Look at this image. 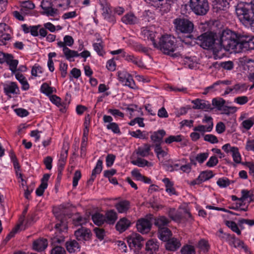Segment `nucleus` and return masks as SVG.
<instances>
[{"mask_svg": "<svg viewBox=\"0 0 254 254\" xmlns=\"http://www.w3.org/2000/svg\"><path fill=\"white\" fill-rule=\"evenodd\" d=\"M74 43L73 38L69 35H65L64 37V41H59L57 46L60 48L64 49L65 47H72Z\"/></svg>", "mask_w": 254, "mask_h": 254, "instance_id": "f704fd0d", "label": "nucleus"}, {"mask_svg": "<svg viewBox=\"0 0 254 254\" xmlns=\"http://www.w3.org/2000/svg\"><path fill=\"white\" fill-rule=\"evenodd\" d=\"M212 105L215 106L219 110L225 105L226 101L223 98H214L212 101Z\"/></svg>", "mask_w": 254, "mask_h": 254, "instance_id": "bf43d9fd", "label": "nucleus"}, {"mask_svg": "<svg viewBox=\"0 0 254 254\" xmlns=\"http://www.w3.org/2000/svg\"><path fill=\"white\" fill-rule=\"evenodd\" d=\"M57 231L59 233L66 232L67 229V222L65 216H57V221L55 226Z\"/></svg>", "mask_w": 254, "mask_h": 254, "instance_id": "2eb2a0df", "label": "nucleus"}, {"mask_svg": "<svg viewBox=\"0 0 254 254\" xmlns=\"http://www.w3.org/2000/svg\"><path fill=\"white\" fill-rule=\"evenodd\" d=\"M220 111H222V114L229 115L230 113L235 112L237 111V109L235 107H229L224 105Z\"/></svg>", "mask_w": 254, "mask_h": 254, "instance_id": "338daca9", "label": "nucleus"}, {"mask_svg": "<svg viewBox=\"0 0 254 254\" xmlns=\"http://www.w3.org/2000/svg\"><path fill=\"white\" fill-rule=\"evenodd\" d=\"M165 187L166 191L170 195H178V193L176 190L174 186V184L173 182L168 178H165L162 180Z\"/></svg>", "mask_w": 254, "mask_h": 254, "instance_id": "393cba45", "label": "nucleus"}, {"mask_svg": "<svg viewBox=\"0 0 254 254\" xmlns=\"http://www.w3.org/2000/svg\"><path fill=\"white\" fill-rule=\"evenodd\" d=\"M191 103L193 104L192 108L194 109H202L207 111L211 109V105L208 101L196 99L192 100Z\"/></svg>", "mask_w": 254, "mask_h": 254, "instance_id": "6ab92c4d", "label": "nucleus"}, {"mask_svg": "<svg viewBox=\"0 0 254 254\" xmlns=\"http://www.w3.org/2000/svg\"><path fill=\"white\" fill-rule=\"evenodd\" d=\"M54 88L51 87L48 83L45 82L40 87V91L46 95H50L54 92Z\"/></svg>", "mask_w": 254, "mask_h": 254, "instance_id": "3c124183", "label": "nucleus"}, {"mask_svg": "<svg viewBox=\"0 0 254 254\" xmlns=\"http://www.w3.org/2000/svg\"><path fill=\"white\" fill-rule=\"evenodd\" d=\"M219 232L223 234V235L221 236V239L226 241L230 246L232 247L236 239L235 235L229 233H223L222 230H220Z\"/></svg>", "mask_w": 254, "mask_h": 254, "instance_id": "de8ad7c7", "label": "nucleus"}, {"mask_svg": "<svg viewBox=\"0 0 254 254\" xmlns=\"http://www.w3.org/2000/svg\"><path fill=\"white\" fill-rule=\"evenodd\" d=\"M233 247L235 248H241L246 253L249 252V248L247 245H246L243 241H241L239 239L236 238L234 242V244L233 245Z\"/></svg>", "mask_w": 254, "mask_h": 254, "instance_id": "5fc2aeb1", "label": "nucleus"}, {"mask_svg": "<svg viewBox=\"0 0 254 254\" xmlns=\"http://www.w3.org/2000/svg\"><path fill=\"white\" fill-rule=\"evenodd\" d=\"M181 254H196L194 247L191 245L186 244L181 249Z\"/></svg>", "mask_w": 254, "mask_h": 254, "instance_id": "09e8293b", "label": "nucleus"}, {"mask_svg": "<svg viewBox=\"0 0 254 254\" xmlns=\"http://www.w3.org/2000/svg\"><path fill=\"white\" fill-rule=\"evenodd\" d=\"M67 155V150H63L61 151L60 157L58 161V168H60L61 169H64L66 164Z\"/></svg>", "mask_w": 254, "mask_h": 254, "instance_id": "79ce46f5", "label": "nucleus"}, {"mask_svg": "<svg viewBox=\"0 0 254 254\" xmlns=\"http://www.w3.org/2000/svg\"><path fill=\"white\" fill-rule=\"evenodd\" d=\"M74 236L78 241H88L91 240L92 233L90 229L81 227L74 232Z\"/></svg>", "mask_w": 254, "mask_h": 254, "instance_id": "9d476101", "label": "nucleus"}, {"mask_svg": "<svg viewBox=\"0 0 254 254\" xmlns=\"http://www.w3.org/2000/svg\"><path fill=\"white\" fill-rule=\"evenodd\" d=\"M231 154L233 161L236 163L239 164L241 162L242 157L238 147H233L232 149Z\"/></svg>", "mask_w": 254, "mask_h": 254, "instance_id": "603ef678", "label": "nucleus"}, {"mask_svg": "<svg viewBox=\"0 0 254 254\" xmlns=\"http://www.w3.org/2000/svg\"><path fill=\"white\" fill-rule=\"evenodd\" d=\"M108 112L113 115L115 118L119 117L121 119H123L125 116L124 114L118 109H109L108 110Z\"/></svg>", "mask_w": 254, "mask_h": 254, "instance_id": "69168bd1", "label": "nucleus"}, {"mask_svg": "<svg viewBox=\"0 0 254 254\" xmlns=\"http://www.w3.org/2000/svg\"><path fill=\"white\" fill-rule=\"evenodd\" d=\"M235 93H241L247 90V86L245 84H236L233 86Z\"/></svg>", "mask_w": 254, "mask_h": 254, "instance_id": "e2e57ef3", "label": "nucleus"}, {"mask_svg": "<svg viewBox=\"0 0 254 254\" xmlns=\"http://www.w3.org/2000/svg\"><path fill=\"white\" fill-rule=\"evenodd\" d=\"M254 125V116L248 119L243 121L241 124L242 126L247 130H249Z\"/></svg>", "mask_w": 254, "mask_h": 254, "instance_id": "6e6d98bb", "label": "nucleus"}, {"mask_svg": "<svg viewBox=\"0 0 254 254\" xmlns=\"http://www.w3.org/2000/svg\"><path fill=\"white\" fill-rule=\"evenodd\" d=\"M214 174L212 171H202L199 174L198 177L192 181L190 184L192 186L200 185L203 182L212 178Z\"/></svg>", "mask_w": 254, "mask_h": 254, "instance_id": "ddd939ff", "label": "nucleus"}, {"mask_svg": "<svg viewBox=\"0 0 254 254\" xmlns=\"http://www.w3.org/2000/svg\"><path fill=\"white\" fill-rule=\"evenodd\" d=\"M5 63L8 65L9 69L11 71L12 74L17 72V67L19 61L17 60L14 59V56L12 54H10Z\"/></svg>", "mask_w": 254, "mask_h": 254, "instance_id": "bb28decb", "label": "nucleus"}, {"mask_svg": "<svg viewBox=\"0 0 254 254\" xmlns=\"http://www.w3.org/2000/svg\"><path fill=\"white\" fill-rule=\"evenodd\" d=\"M225 224L228 228L231 229L233 232L236 233L238 235L241 234V230L234 221L226 220L225 221Z\"/></svg>", "mask_w": 254, "mask_h": 254, "instance_id": "8fccbe9b", "label": "nucleus"}, {"mask_svg": "<svg viewBox=\"0 0 254 254\" xmlns=\"http://www.w3.org/2000/svg\"><path fill=\"white\" fill-rule=\"evenodd\" d=\"M120 80L124 85L128 86L130 88L135 89L136 88L135 82L132 77L129 74H127L124 77H120Z\"/></svg>", "mask_w": 254, "mask_h": 254, "instance_id": "4c0bfd02", "label": "nucleus"}, {"mask_svg": "<svg viewBox=\"0 0 254 254\" xmlns=\"http://www.w3.org/2000/svg\"><path fill=\"white\" fill-rule=\"evenodd\" d=\"M236 13L239 20L246 26L250 25L254 15L252 5L247 2L238 4L236 8Z\"/></svg>", "mask_w": 254, "mask_h": 254, "instance_id": "7ed1b4c3", "label": "nucleus"}, {"mask_svg": "<svg viewBox=\"0 0 254 254\" xmlns=\"http://www.w3.org/2000/svg\"><path fill=\"white\" fill-rule=\"evenodd\" d=\"M125 59L128 62H130L139 67H143L144 64L142 60L139 57H136L133 55H126Z\"/></svg>", "mask_w": 254, "mask_h": 254, "instance_id": "7c9ffc66", "label": "nucleus"}, {"mask_svg": "<svg viewBox=\"0 0 254 254\" xmlns=\"http://www.w3.org/2000/svg\"><path fill=\"white\" fill-rule=\"evenodd\" d=\"M183 140V136L181 135H170L166 138L165 140V142L167 144H171L173 142H181Z\"/></svg>", "mask_w": 254, "mask_h": 254, "instance_id": "4d7b16f0", "label": "nucleus"}, {"mask_svg": "<svg viewBox=\"0 0 254 254\" xmlns=\"http://www.w3.org/2000/svg\"><path fill=\"white\" fill-rule=\"evenodd\" d=\"M97 41L99 42L93 44L94 50L97 52L99 56L103 57L105 55L106 52L104 49L103 42L101 39H98Z\"/></svg>", "mask_w": 254, "mask_h": 254, "instance_id": "c03bdc74", "label": "nucleus"}, {"mask_svg": "<svg viewBox=\"0 0 254 254\" xmlns=\"http://www.w3.org/2000/svg\"><path fill=\"white\" fill-rule=\"evenodd\" d=\"M14 75L16 79L21 84L22 90L24 91L28 90L30 88V85L26 77L19 72L14 73Z\"/></svg>", "mask_w": 254, "mask_h": 254, "instance_id": "c756f323", "label": "nucleus"}, {"mask_svg": "<svg viewBox=\"0 0 254 254\" xmlns=\"http://www.w3.org/2000/svg\"><path fill=\"white\" fill-rule=\"evenodd\" d=\"M121 20L126 24L132 25L136 23L137 19L133 13L129 12L123 16Z\"/></svg>", "mask_w": 254, "mask_h": 254, "instance_id": "72a5a7b5", "label": "nucleus"}, {"mask_svg": "<svg viewBox=\"0 0 254 254\" xmlns=\"http://www.w3.org/2000/svg\"><path fill=\"white\" fill-rule=\"evenodd\" d=\"M230 182L229 179L223 177L217 180V184L220 188H226L230 185Z\"/></svg>", "mask_w": 254, "mask_h": 254, "instance_id": "680f3d73", "label": "nucleus"}, {"mask_svg": "<svg viewBox=\"0 0 254 254\" xmlns=\"http://www.w3.org/2000/svg\"><path fill=\"white\" fill-rule=\"evenodd\" d=\"M27 213V209H25L22 213L23 215L21 216L19 219V222L15 228L12 230V231L7 236V237H10L11 235L13 236L12 234L17 233L19 230L25 229V227L23 226V223L24 221L25 215Z\"/></svg>", "mask_w": 254, "mask_h": 254, "instance_id": "c9c22d12", "label": "nucleus"}, {"mask_svg": "<svg viewBox=\"0 0 254 254\" xmlns=\"http://www.w3.org/2000/svg\"><path fill=\"white\" fill-rule=\"evenodd\" d=\"M67 251L69 253H74L80 251V246L79 243L74 240H70L65 243Z\"/></svg>", "mask_w": 254, "mask_h": 254, "instance_id": "a878e982", "label": "nucleus"}, {"mask_svg": "<svg viewBox=\"0 0 254 254\" xmlns=\"http://www.w3.org/2000/svg\"><path fill=\"white\" fill-rule=\"evenodd\" d=\"M92 219L94 223L97 226H102L105 222L104 215L96 212L92 215Z\"/></svg>", "mask_w": 254, "mask_h": 254, "instance_id": "a19ab883", "label": "nucleus"}, {"mask_svg": "<svg viewBox=\"0 0 254 254\" xmlns=\"http://www.w3.org/2000/svg\"><path fill=\"white\" fill-rule=\"evenodd\" d=\"M106 127L108 129L112 130L114 133H121L120 127L116 123L114 122L111 124H108L106 125Z\"/></svg>", "mask_w": 254, "mask_h": 254, "instance_id": "052dcab7", "label": "nucleus"}, {"mask_svg": "<svg viewBox=\"0 0 254 254\" xmlns=\"http://www.w3.org/2000/svg\"><path fill=\"white\" fill-rule=\"evenodd\" d=\"M147 3L159 8L164 12H168L171 8V1L170 0H144Z\"/></svg>", "mask_w": 254, "mask_h": 254, "instance_id": "1a4fd4ad", "label": "nucleus"}, {"mask_svg": "<svg viewBox=\"0 0 254 254\" xmlns=\"http://www.w3.org/2000/svg\"><path fill=\"white\" fill-rule=\"evenodd\" d=\"M130 221L126 218L121 219L116 224V228L120 233L125 231L130 226Z\"/></svg>", "mask_w": 254, "mask_h": 254, "instance_id": "2f4dec72", "label": "nucleus"}, {"mask_svg": "<svg viewBox=\"0 0 254 254\" xmlns=\"http://www.w3.org/2000/svg\"><path fill=\"white\" fill-rule=\"evenodd\" d=\"M240 49L254 50V36L243 34L240 37Z\"/></svg>", "mask_w": 254, "mask_h": 254, "instance_id": "6e6552de", "label": "nucleus"}, {"mask_svg": "<svg viewBox=\"0 0 254 254\" xmlns=\"http://www.w3.org/2000/svg\"><path fill=\"white\" fill-rule=\"evenodd\" d=\"M198 247L201 252L207 253L209 249V246L207 241L201 240L198 244Z\"/></svg>", "mask_w": 254, "mask_h": 254, "instance_id": "13d9d810", "label": "nucleus"}, {"mask_svg": "<svg viewBox=\"0 0 254 254\" xmlns=\"http://www.w3.org/2000/svg\"><path fill=\"white\" fill-rule=\"evenodd\" d=\"M3 90L5 95L9 97H11V94H17L19 92V87L15 82H11L9 84L5 85Z\"/></svg>", "mask_w": 254, "mask_h": 254, "instance_id": "aec40b11", "label": "nucleus"}, {"mask_svg": "<svg viewBox=\"0 0 254 254\" xmlns=\"http://www.w3.org/2000/svg\"><path fill=\"white\" fill-rule=\"evenodd\" d=\"M172 235V232L167 227H163L158 230V237L163 241H167Z\"/></svg>", "mask_w": 254, "mask_h": 254, "instance_id": "c85d7f7f", "label": "nucleus"}, {"mask_svg": "<svg viewBox=\"0 0 254 254\" xmlns=\"http://www.w3.org/2000/svg\"><path fill=\"white\" fill-rule=\"evenodd\" d=\"M127 241L130 249L136 251L140 250L143 246V239L139 234L137 233L132 234L128 236Z\"/></svg>", "mask_w": 254, "mask_h": 254, "instance_id": "0eeeda50", "label": "nucleus"}, {"mask_svg": "<svg viewBox=\"0 0 254 254\" xmlns=\"http://www.w3.org/2000/svg\"><path fill=\"white\" fill-rule=\"evenodd\" d=\"M166 131L164 129H159L152 132L150 136L151 140L156 143H161L163 137L166 135Z\"/></svg>", "mask_w": 254, "mask_h": 254, "instance_id": "cd10ccee", "label": "nucleus"}, {"mask_svg": "<svg viewBox=\"0 0 254 254\" xmlns=\"http://www.w3.org/2000/svg\"><path fill=\"white\" fill-rule=\"evenodd\" d=\"M202 122L206 123L207 125H198L193 129L194 131H198L200 132L206 131L210 132L212 130L213 127V119L210 116H205L202 120Z\"/></svg>", "mask_w": 254, "mask_h": 254, "instance_id": "f8f14e48", "label": "nucleus"}, {"mask_svg": "<svg viewBox=\"0 0 254 254\" xmlns=\"http://www.w3.org/2000/svg\"><path fill=\"white\" fill-rule=\"evenodd\" d=\"M136 154L142 157H145L152 154L151 152V145L148 143H144L142 146L138 147L136 150Z\"/></svg>", "mask_w": 254, "mask_h": 254, "instance_id": "5701e85b", "label": "nucleus"}, {"mask_svg": "<svg viewBox=\"0 0 254 254\" xmlns=\"http://www.w3.org/2000/svg\"><path fill=\"white\" fill-rule=\"evenodd\" d=\"M89 221L88 216H83L79 213H75L72 219V224L75 226H79L86 224Z\"/></svg>", "mask_w": 254, "mask_h": 254, "instance_id": "b1692460", "label": "nucleus"}, {"mask_svg": "<svg viewBox=\"0 0 254 254\" xmlns=\"http://www.w3.org/2000/svg\"><path fill=\"white\" fill-rule=\"evenodd\" d=\"M217 38L216 33L212 32H205L198 36L196 38V43L204 49H214L215 41Z\"/></svg>", "mask_w": 254, "mask_h": 254, "instance_id": "20e7f679", "label": "nucleus"}, {"mask_svg": "<svg viewBox=\"0 0 254 254\" xmlns=\"http://www.w3.org/2000/svg\"><path fill=\"white\" fill-rule=\"evenodd\" d=\"M103 167V161L102 160L99 159L95 167L92 170V174L91 176V178L89 181H93L96 178V175L100 174L102 170Z\"/></svg>", "mask_w": 254, "mask_h": 254, "instance_id": "37998d69", "label": "nucleus"}, {"mask_svg": "<svg viewBox=\"0 0 254 254\" xmlns=\"http://www.w3.org/2000/svg\"><path fill=\"white\" fill-rule=\"evenodd\" d=\"M114 206L119 213H126L130 208V202L126 199H122L115 203Z\"/></svg>", "mask_w": 254, "mask_h": 254, "instance_id": "4468645a", "label": "nucleus"}, {"mask_svg": "<svg viewBox=\"0 0 254 254\" xmlns=\"http://www.w3.org/2000/svg\"><path fill=\"white\" fill-rule=\"evenodd\" d=\"M204 140L212 144L217 143L218 140L217 137L212 134H207L204 135Z\"/></svg>", "mask_w": 254, "mask_h": 254, "instance_id": "0e129e2a", "label": "nucleus"}, {"mask_svg": "<svg viewBox=\"0 0 254 254\" xmlns=\"http://www.w3.org/2000/svg\"><path fill=\"white\" fill-rule=\"evenodd\" d=\"M190 6L192 11L199 15L206 14L209 8L207 0H190Z\"/></svg>", "mask_w": 254, "mask_h": 254, "instance_id": "423d86ee", "label": "nucleus"}, {"mask_svg": "<svg viewBox=\"0 0 254 254\" xmlns=\"http://www.w3.org/2000/svg\"><path fill=\"white\" fill-rule=\"evenodd\" d=\"M48 246V241L46 239L40 238L33 243V249L37 252L43 251Z\"/></svg>", "mask_w": 254, "mask_h": 254, "instance_id": "a211bd4d", "label": "nucleus"}, {"mask_svg": "<svg viewBox=\"0 0 254 254\" xmlns=\"http://www.w3.org/2000/svg\"><path fill=\"white\" fill-rule=\"evenodd\" d=\"M56 6L61 9H67L70 3V0H56L55 1Z\"/></svg>", "mask_w": 254, "mask_h": 254, "instance_id": "864d4df0", "label": "nucleus"}, {"mask_svg": "<svg viewBox=\"0 0 254 254\" xmlns=\"http://www.w3.org/2000/svg\"><path fill=\"white\" fill-rule=\"evenodd\" d=\"M154 224L159 228L166 227L170 222V220L164 216H159L154 219Z\"/></svg>", "mask_w": 254, "mask_h": 254, "instance_id": "e433bc0d", "label": "nucleus"}, {"mask_svg": "<svg viewBox=\"0 0 254 254\" xmlns=\"http://www.w3.org/2000/svg\"><path fill=\"white\" fill-rule=\"evenodd\" d=\"M176 31L177 33L190 34L193 30L194 25L192 22L186 18H177L174 20Z\"/></svg>", "mask_w": 254, "mask_h": 254, "instance_id": "39448f33", "label": "nucleus"}, {"mask_svg": "<svg viewBox=\"0 0 254 254\" xmlns=\"http://www.w3.org/2000/svg\"><path fill=\"white\" fill-rule=\"evenodd\" d=\"M242 196L240 197L241 201L243 202L247 198H249V204L251 202L254 201V194L253 191L248 190H241Z\"/></svg>", "mask_w": 254, "mask_h": 254, "instance_id": "ea45409f", "label": "nucleus"}, {"mask_svg": "<svg viewBox=\"0 0 254 254\" xmlns=\"http://www.w3.org/2000/svg\"><path fill=\"white\" fill-rule=\"evenodd\" d=\"M141 33L144 39L150 40L152 41L153 45L156 43L155 40V32L152 29V28L146 27L141 28Z\"/></svg>", "mask_w": 254, "mask_h": 254, "instance_id": "412c9836", "label": "nucleus"}, {"mask_svg": "<svg viewBox=\"0 0 254 254\" xmlns=\"http://www.w3.org/2000/svg\"><path fill=\"white\" fill-rule=\"evenodd\" d=\"M136 226L139 232L142 234H147L151 229L152 222L148 219L140 218L137 221Z\"/></svg>", "mask_w": 254, "mask_h": 254, "instance_id": "9b49d317", "label": "nucleus"}, {"mask_svg": "<svg viewBox=\"0 0 254 254\" xmlns=\"http://www.w3.org/2000/svg\"><path fill=\"white\" fill-rule=\"evenodd\" d=\"M50 175L48 174H45L43 175L41 180V184L36 190V194L38 196H41L43 194L45 190L48 187V182L49 180Z\"/></svg>", "mask_w": 254, "mask_h": 254, "instance_id": "f3484780", "label": "nucleus"}, {"mask_svg": "<svg viewBox=\"0 0 254 254\" xmlns=\"http://www.w3.org/2000/svg\"><path fill=\"white\" fill-rule=\"evenodd\" d=\"M63 52L65 59L70 62L74 61L73 60H72V58L78 57L77 51L70 50L68 47L63 49Z\"/></svg>", "mask_w": 254, "mask_h": 254, "instance_id": "58836bf2", "label": "nucleus"}, {"mask_svg": "<svg viewBox=\"0 0 254 254\" xmlns=\"http://www.w3.org/2000/svg\"><path fill=\"white\" fill-rule=\"evenodd\" d=\"M43 73V69L41 66L39 65H34L31 69V74L35 77L39 76V74Z\"/></svg>", "mask_w": 254, "mask_h": 254, "instance_id": "774afa93", "label": "nucleus"}, {"mask_svg": "<svg viewBox=\"0 0 254 254\" xmlns=\"http://www.w3.org/2000/svg\"><path fill=\"white\" fill-rule=\"evenodd\" d=\"M104 216L106 223L109 224H114L118 218L117 214L114 210L107 211Z\"/></svg>", "mask_w": 254, "mask_h": 254, "instance_id": "473e14b6", "label": "nucleus"}, {"mask_svg": "<svg viewBox=\"0 0 254 254\" xmlns=\"http://www.w3.org/2000/svg\"><path fill=\"white\" fill-rule=\"evenodd\" d=\"M154 47L165 54L169 55L176 50V39L170 34L163 35L160 37L158 42L154 43Z\"/></svg>", "mask_w": 254, "mask_h": 254, "instance_id": "f03ea898", "label": "nucleus"}, {"mask_svg": "<svg viewBox=\"0 0 254 254\" xmlns=\"http://www.w3.org/2000/svg\"><path fill=\"white\" fill-rule=\"evenodd\" d=\"M159 243L156 239L148 240L145 245L146 254H153L159 249Z\"/></svg>", "mask_w": 254, "mask_h": 254, "instance_id": "dca6fc26", "label": "nucleus"}, {"mask_svg": "<svg viewBox=\"0 0 254 254\" xmlns=\"http://www.w3.org/2000/svg\"><path fill=\"white\" fill-rule=\"evenodd\" d=\"M166 242L165 248L166 250L170 251H175L181 246L180 240L175 238H170Z\"/></svg>", "mask_w": 254, "mask_h": 254, "instance_id": "4be33fe9", "label": "nucleus"}, {"mask_svg": "<svg viewBox=\"0 0 254 254\" xmlns=\"http://www.w3.org/2000/svg\"><path fill=\"white\" fill-rule=\"evenodd\" d=\"M241 36V35H239L229 29L225 30L222 32L218 40V47H223L227 51H237L238 47L240 49Z\"/></svg>", "mask_w": 254, "mask_h": 254, "instance_id": "f257e3e1", "label": "nucleus"}, {"mask_svg": "<svg viewBox=\"0 0 254 254\" xmlns=\"http://www.w3.org/2000/svg\"><path fill=\"white\" fill-rule=\"evenodd\" d=\"M131 163L139 167H144L145 166L152 167L153 166V163L152 162H149L144 159L139 157L137 158L135 160L132 161Z\"/></svg>", "mask_w": 254, "mask_h": 254, "instance_id": "a18cd8bd", "label": "nucleus"}, {"mask_svg": "<svg viewBox=\"0 0 254 254\" xmlns=\"http://www.w3.org/2000/svg\"><path fill=\"white\" fill-rule=\"evenodd\" d=\"M129 134L131 136L143 139H147L148 136V133L145 131H142L140 129H137L136 131H129Z\"/></svg>", "mask_w": 254, "mask_h": 254, "instance_id": "49530a36", "label": "nucleus"}]
</instances>
